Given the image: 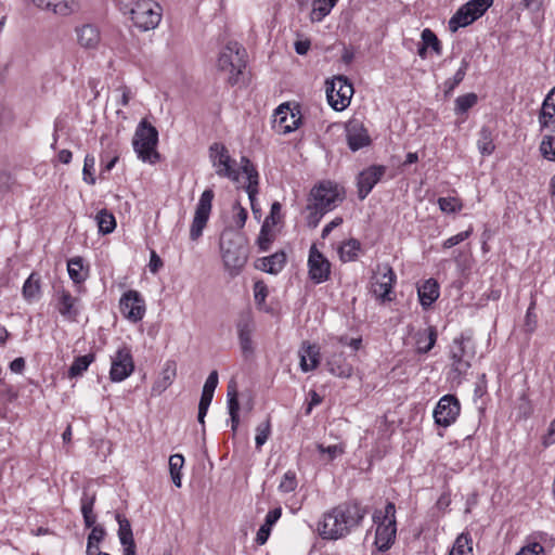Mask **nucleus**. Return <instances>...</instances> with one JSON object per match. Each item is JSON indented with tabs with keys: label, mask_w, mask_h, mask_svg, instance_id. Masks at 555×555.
<instances>
[{
	"label": "nucleus",
	"mask_w": 555,
	"mask_h": 555,
	"mask_svg": "<svg viewBox=\"0 0 555 555\" xmlns=\"http://www.w3.org/2000/svg\"><path fill=\"white\" fill-rule=\"evenodd\" d=\"M367 508L358 502H344L323 515L319 524V534L323 539L338 540L360 527Z\"/></svg>",
	"instance_id": "obj_1"
},
{
	"label": "nucleus",
	"mask_w": 555,
	"mask_h": 555,
	"mask_svg": "<svg viewBox=\"0 0 555 555\" xmlns=\"http://www.w3.org/2000/svg\"><path fill=\"white\" fill-rule=\"evenodd\" d=\"M219 247L225 269L232 275L238 274L248 259V247L244 236L232 228H227L221 233Z\"/></svg>",
	"instance_id": "obj_2"
},
{
	"label": "nucleus",
	"mask_w": 555,
	"mask_h": 555,
	"mask_svg": "<svg viewBox=\"0 0 555 555\" xmlns=\"http://www.w3.org/2000/svg\"><path fill=\"white\" fill-rule=\"evenodd\" d=\"M373 520L376 524L374 544L378 551L386 552L395 543L397 534L395 504L388 502L384 512L376 511L373 515Z\"/></svg>",
	"instance_id": "obj_3"
},
{
	"label": "nucleus",
	"mask_w": 555,
	"mask_h": 555,
	"mask_svg": "<svg viewBox=\"0 0 555 555\" xmlns=\"http://www.w3.org/2000/svg\"><path fill=\"white\" fill-rule=\"evenodd\" d=\"M158 143L157 129L147 122L145 119L141 120L135 129L132 145L138 157L142 162L155 164L159 159V154L156 151Z\"/></svg>",
	"instance_id": "obj_4"
},
{
	"label": "nucleus",
	"mask_w": 555,
	"mask_h": 555,
	"mask_svg": "<svg viewBox=\"0 0 555 555\" xmlns=\"http://www.w3.org/2000/svg\"><path fill=\"white\" fill-rule=\"evenodd\" d=\"M246 67V51L236 41H230L222 49L218 57V68L229 74L231 85L238 82L243 69Z\"/></svg>",
	"instance_id": "obj_5"
},
{
	"label": "nucleus",
	"mask_w": 555,
	"mask_h": 555,
	"mask_svg": "<svg viewBox=\"0 0 555 555\" xmlns=\"http://www.w3.org/2000/svg\"><path fill=\"white\" fill-rule=\"evenodd\" d=\"M129 14L134 26L146 31L157 27L162 18V9L152 0H140L132 5Z\"/></svg>",
	"instance_id": "obj_6"
},
{
	"label": "nucleus",
	"mask_w": 555,
	"mask_h": 555,
	"mask_svg": "<svg viewBox=\"0 0 555 555\" xmlns=\"http://www.w3.org/2000/svg\"><path fill=\"white\" fill-rule=\"evenodd\" d=\"M493 0H470L463 4L449 21V29L455 33L461 27L468 26L491 7Z\"/></svg>",
	"instance_id": "obj_7"
},
{
	"label": "nucleus",
	"mask_w": 555,
	"mask_h": 555,
	"mask_svg": "<svg viewBox=\"0 0 555 555\" xmlns=\"http://www.w3.org/2000/svg\"><path fill=\"white\" fill-rule=\"evenodd\" d=\"M343 199L344 192H341L338 185L330 181L321 182L314 186L309 196L310 204L326 212L333 210Z\"/></svg>",
	"instance_id": "obj_8"
},
{
	"label": "nucleus",
	"mask_w": 555,
	"mask_h": 555,
	"mask_svg": "<svg viewBox=\"0 0 555 555\" xmlns=\"http://www.w3.org/2000/svg\"><path fill=\"white\" fill-rule=\"evenodd\" d=\"M353 87L344 76H337L326 81V98L332 108L344 111L351 101Z\"/></svg>",
	"instance_id": "obj_9"
},
{
	"label": "nucleus",
	"mask_w": 555,
	"mask_h": 555,
	"mask_svg": "<svg viewBox=\"0 0 555 555\" xmlns=\"http://www.w3.org/2000/svg\"><path fill=\"white\" fill-rule=\"evenodd\" d=\"M396 273L389 264L377 267V272L371 280V293L380 304L391 301L392 288L396 284Z\"/></svg>",
	"instance_id": "obj_10"
},
{
	"label": "nucleus",
	"mask_w": 555,
	"mask_h": 555,
	"mask_svg": "<svg viewBox=\"0 0 555 555\" xmlns=\"http://www.w3.org/2000/svg\"><path fill=\"white\" fill-rule=\"evenodd\" d=\"M210 158L216 173L219 177L228 178L233 182H238L240 171L234 168L235 160L229 154L227 147L221 143H214L210 146Z\"/></svg>",
	"instance_id": "obj_11"
},
{
	"label": "nucleus",
	"mask_w": 555,
	"mask_h": 555,
	"mask_svg": "<svg viewBox=\"0 0 555 555\" xmlns=\"http://www.w3.org/2000/svg\"><path fill=\"white\" fill-rule=\"evenodd\" d=\"M214 196V191L211 189H207L202 193L199 197L190 228V238L192 241H197L206 228L211 212Z\"/></svg>",
	"instance_id": "obj_12"
},
{
	"label": "nucleus",
	"mask_w": 555,
	"mask_h": 555,
	"mask_svg": "<svg viewBox=\"0 0 555 555\" xmlns=\"http://www.w3.org/2000/svg\"><path fill=\"white\" fill-rule=\"evenodd\" d=\"M134 371V362L131 350L127 346H121L112 356L109 370V379L119 383L128 378Z\"/></svg>",
	"instance_id": "obj_13"
},
{
	"label": "nucleus",
	"mask_w": 555,
	"mask_h": 555,
	"mask_svg": "<svg viewBox=\"0 0 555 555\" xmlns=\"http://www.w3.org/2000/svg\"><path fill=\"white\" fill-rule=\"evenodd\" d=\"M461 404L459 399L453 395H446L440 398L435 410V423L442 427L453 424L460 415Z\"/></svg>",
	"instance_id": "obj_14"
},
{
	"label": "nucleus",
	"mask_w": 555,
	"mask_h": 555,
	"mask_svg": "<svg viewBox=\"0 0 555 555\" xmlns=\"http://www.w3.org/2000/svg\"><path fill=\"white\" fill-rule=\"evenodd\" d=\"M121 314L129 321L137 323L145 313V302L139 292L130 289L122 294L119 300Z\"/></svg>",
	"instance_id": "obj_15"
},
{
	"label": "nucleus",
	"mask_w": 555,
	"mask_h": 555,
	"mask_svg": "<svg viewBox=\"0 0 555 555\" xmlns=\"http://www.w3.org/2000/svg\"><path fill=\"white\" fill-rule=\"evenodd\" d=\"M308 267L309 276L314 283L320 284L328 279L331 264L314 245L311 246L309 251Z\"/></svg>",
	"instance_id": "obj_16"
},
{
	"label": "nucleus",
	"mask_w": 555,
	"mask_h": 555,
	"mask_svg": "<svg viewBox=\"0 0 555 555\" xmlns=\"http://www.w3.org/2000/svg\"><path fill=\"white\" fill-rule=\"evenodd\" d=\"M386 172V167L382 165H373L364 169L358 177V196L364 199L373 188L380 181Z\"/></svg>",
	"instance_id": "obj_17"
},
{
	"label": "nucleus",
	"mask_w": 555,
	"mask_h": 555,
	"mask_svg": "<svg viewBox=\"0 0 555 555\" xmlns=\"http://www.w3.org/2000/svg\"><path fill=\"white\" fill-rule=\"evenodd\" d=\"M469 340H465L463 337L453 340L451 347L452 371L455 372L457 376L466 374L470 367L472 356L466 352Z\"/></svg>",
	"instance_id": "obj_18"
},
{
	"label": "nucleus",
	"mask_w": 555,
	"mask_h": 555,
	"mask_svg": "<svg viewBox=\"0 0 555 555\" xmlns=\"http://www.w3.org/2000/svg\"><path fill=\"white\" fill-rule=\"evenodd\" d=\"M118 522V538L122 546V555H137V546L130 521L120 513L115 514Z\"/></svg>",
	"instance_id": "obj_19"
},
{
	"label": "nucleus",
	"mask_w": 555,
	"mask_h": 555,
	"mask_svg": "<svg viewBox=\"0 0 555 555\" xmlns=\"http://www.w3.org/2000/svg\"><path fill=\"white\" fill-rule=\"evenodd\" d=\"M241 170L246 176L244 189L248 194L251 209L255 210L256 195L258 194L259 175L253 163L245 156L241 158Z\"/></svg>",
	"instance_id": "obj_20"
},
{
	"label": "nucleus",
	"mask_w": 555,
	"mask_h": 555,
	"mask_svg": "<svg viewBox=\"0 0 555 555\" xmlns=\"http://www.w3.org/2000/svg\"><path fill=\"white\" fill-rule=\"evenodd\" d=\"M77 302L78 298L72 296V294L68 291H57L56 309L64 319L68 321H76L79 314Z\"/></svg>",
	"instance_id": "obj_21"
},
{
	"label": "nucleus",
	"mask_w": 555,
	"mask_h": 555,
	"mask_svg": "<svg viewBox=\"0 0 555 555\" xmlns=\"http://www.w3.org/2000/svg\"><path fill=\"white\" fill-rule=\"evenodd\" d=\"M299 365L302 372L313 371L320 363V348L317 345L304 343L299 349Z\"/></svg>",
	"instance_id": "obj_22"
},
{
	"label": "nucleus",
	"mask_w": 555,
	"mask_h": 555,
	"mask_svg": "<svg viewBox=\"0 0 555 555\" xmlns=\"http://www.w3.org/2000/svg\"><path fill=\"white\" fill-rule=\"evenodd\" d=\"M177 375V364L175 361H167L160 372L159 377L152 386V395H162L173 382Z\"/></svg>",
	"instance_id": "obj_23"
},
{
	"label": "nucleus",
	"mask_w": 555,
	"mask_h": 555,
	"mask_svg": "<svg viewBox=\"0 0 555 555\" xmlns=\"http://www.w3.org/2000/svg\"><path fill=\"white\" fill-rule=\"evenodd\" d=\"M254 332V324L250 318L242 319L237 324V334L240 346L244 356H249L254 352L251 334Z\"/></svg>",
	"instance_id": "obj_24"
},
{
	"label": "nucleus",
	"mask_w": 555,
	"mask_h": 555,
	"mask_svg": "<svg viewBox=\"0 0 555 555\" xmlns=\"http://www.w3.org/2000/svg\"><path fill=\"white\" fill-rule=\"evenodd\" d=\"M78 43L85 49H95L101 40L100 30L90 24L77 29Z\"/></svg>",
	"instance_id": "obj_25"
},
{
	"label": "nucleus",
	"mask_w": 555,
	"mask_h": 555,
	"mask_svg": "<svg viewBox=\"0 0 555 555\" xmlns=\"http://www.w3.org/2000/svg\"><path fill=\"white\" fill-rule=\"evenodd\" d=\"M420 302L424 308L430 307L439 297V285L434 279L425 281L417 288Z\"/></svg>",
	"instance_id": "obj_26"
},
{
	"label": "nucleus",
	"mask_w": 555,
	"mask_h": 555,
	"mask_svg": "<svg viewBox=\"0 0 555 555\" xmlns=\"http://www.w3.org/2000/svg\"><path fill=\"white\" fill-rule=\"evenodd\" d=\"M285 262L286 255L283 251H278L271 256L261 258L257 268L270 274H278L284 268Z\"/></svg>",
	"instance_id": "obj_27"
},
{
	"label": "nucleus",
	"mask_w": 555,
	"mask_h": 555,
	"mask_svg": "<svg viewBox=\"0 0 555 555\" xmlns=\"http://www.w3.org/2000/svg\"><path fill=\"white\" fill-rule=\"evenodd\" d=\"M347 141L350 150L358 151L370 144V137L362 127L351 125L347 129Z\"/></svg>",
	"instance_id": "obj_28"
},
{
	"label": "nucleus",
	"mask_w": 555,
	"mask_h": 555,
	"mask_svg": "<svg viewBox=\"0 0 555 555\" xmlns=\"http://www.w3.org/2000/svg\"><path fill=\"white\" fill-rule=\"evenodd\" d=\"M106 535L105 529L98 525L91 528V532L88 535L86 555H107L108 553L100 550V543Z\"/></svg>",
	"instance_id": "obj_29"
},
{
	"label": "nucleus",
	"mask_w": 555,
	"mask_h": 555,
	"mask_svg": "<svg viewBox=\"0 0 555 555\" xmlns=\"http://www.w3.org/2000/svg\"><path fill=\"white\" fill-rule=\"evenodd\" d=\"M437 332L434 327L420 330L415 334V344L417 352L427 353L436 344Z\"/></svg>",
	"instance_id": "obj_30"
},
{
	"label": "nucleus",
	"mask_w": 555,
	"mask_h": 555,
	"mask_svg": "<svg viewBox=\"0 0 555 555\" xmlns=\"http://www.w3.org/2000/svg\"><path fill=\"white\" fill-rule=\"evenodd\" d=\"M282 515V509L280 507L273 508L268 512L264 524L259 528L257 535H256V542L259 545H263L270 535L272 526L280 519Z\"/></svg>",
	"instance_id": "obj_31"
},
{
	"label": "nucleus",
	"mask_w": 555,
	"mask_h": 555,
	"mask_svg": "<svg viewBox=\"0 0 555 555\" xmlns=\"http://www.w3.org/2000/svg\"><path fill=\"white\" fill-rule=\"evenodd\" d=\"M95 503V494H89L83 492L80 504H81V514L83 517V522L87 528H93L96 522V515L93 512V506Z\"/></svg>",
	"instance_id": "obj_32"
},
{
	"label": "nucleus",
	"mask_w": 555,
	"mask_h": 555,
	"mask_svg": "<svg viewBox=\"0 0 555 555\" xmlns=\"http://www.w3.org/2000/svg\"><path fill=\"white\" fill-rule=\"evenodd\" d=\"M542 129H547L548 133L544 135L540 151L544 158L555 162V122L552 125H540Z\"/></svg>",
	"instance_id": "obj_33"
},
{
	"label": "nucleus",
	"mask_w": 555,
	"mask_h": 555,
	"mask_svg": "<svg viewBox=\"0 0 555 555\" xmlns=\"http://www.w3.org/2000/svg\"><path fill=\"white\" fill-rule=\"evenodd\" d=\"M540 125H552L555 122V88L546 95L540 114Z\"/></svg>",
	"instance_id": "obj_34"
},
{
	"label": "nucleus",
	"mask_w": 555,
	"mask_h": 555,
	"mask_svg": "<svg viewBox=\"0 0 555 555\" xmlns=\"http://www.w3.org/2000/svg\"><path fill=\"white\" fill-rule=\"evenodd\" d=\"M68 275L75 284L82 283L88 276V270L83 268L81 257H74L67 262Z\"/></svg>",
	"instance_id": "obj_35"
},
{
	"label": "nucleus",
	"mask_w": 555,
	"mask_h": 555,
	"mask_svg": "<svg viewBox=\"0 0 555 555\" xmlns=\"http://www.w3.org/2000/svg\"><path fill=\"white\" fill-rule=\"evenodd\" d=\"M449 555H474L473 540L469 533H461L455 539Z\"/></svg>",
	"instance_id": "obj_36"
},
{
	"label": "nucleus",
	"mask_w": 555,
	"mask_h": 555,
	"mask_svg": "<svg viewBox=\"0 0 555 555\" xmlns=\"http://www.w3.org/2000/svg\"><path fill=\"white\" fill-rule=\"evenodd\" d=\"M49 2H51V5L47 7V10L63 16L69 15L79 9V3L76 0H49Z\"/></svg>",
	"instance_id": "obj_37"
},
{
	"label": "nucleus",
	"mask_w": 555,
	"mask_h": 555,
	"mask_svg": "<svg viewBox=\"0 0 555 555\" xmlns=\"http://www.w3.org/2000/svg\"><path fill=\"white\" fill-rule=\"evenodd\" d=\"M99 231L103 234L112 233L116 228V220L112 212L106 209H102L95 217Z\"/></svg>",
	"instance_id": "obj_38"
},
{
	"label": "nucleus",
	"mask_w": 555,
	"mask_h": 555,
	"mask_svg": "<svg viewBox=\"0 0 555 555\" xmlns=\"http://www.w3.org/2000/svg\"><path fill=\"white\" fill-rule=\"evenodd\" d=\"M39 292L40 280L35 273H31L23 285V296L27 301H31L38 297Z\"/></svg>",
	"instance_id": "obj_39"
},
{
	"label": "nucleus",
	"mask_w": 555,
	"mask_h": 555,
	"mask_svg": "<svg viewBox=\"0 0 555 555\" xmlns=\"http://www.w3.org/2000/svg\"><path fill=\"white\" fill-rule=\"evenodd\" d=\"M468 67H469V61L466 57H464L461 62L460 68L456 70L454 76L444 81L446 94L451 93L455 89V87L459 86L463 81Z\"/></svg>",
	"instance_id": "obj_40"
},
{
	"label": "nucleus",
	"mask_w": 555,
	"mask_h": 555,
	"mask_svg": "<svg viewBox=\"0 0 555 555\" xmlns=\"http://www.w3.org/2000/svg\"><path fill=\"white\" fill-rule=\"evenodd\" d=\"M360 242L356 238H350L339 247V256L343 261H353L358 257L360 250Z\"/></svg>",
	"instance_id": "obj_41"
},
{
	"label": "nucleus",
	"mask_w": 555,
	"mask_h": 555,
	"mask_svg": "<svg viewBox=\"0 0 555 555\" xmlns=\"http://www.w3.org/2000/svg\"><path fill=\"white\" fill-rule=\"evenodd\" d=\"M93 361L94 356L91 353L76 358L68 370L69 377H77L82 375V373L88 370L89 365Z\"/></svg>",
	"instance_id": "obj_42"
},
{
	"label": "nucleus",
	"mask_w": 555,
	"mask_h": 555,
	"mask_svg": "<svg viewBox=\"0 0 555 555\" xmlns=\"http://www.w3.org/2000/svg\"><path fill=\"white\" fill-rule=\"evenodd\" d=\"M478 150L482 155H490L494 151L492 132L489 128L483 127L479 132L477 141Z\"/></svg>",
	"instance_id": "obj_43"
},
{
	"label": "nucleus",
	"mask_w": 555,
	"mask_h": 555,
	"mask_svg": "<svg viewBox=\"0 0 555 555\" xmlns=\"http://www.w3.org/2000/svg\"><path fill=\"white\" fill-rule=\"evenodd\" d=\"M184 464V457L181 454H173L169 457V470L172 482L176 487H181V469Z\"/></svg>",
	"instance_id": "obj_44"
},
{
	"label": "nucleus",
	"mask_w": 555,
	"mask_h": 555,
	"mask_svg": "<svg viewBox=\"0 0 555 555\" xmlns=\"http://www.w3.org/2000/svg\"><path fill=\"white\" fill-rule=\"evenodd\" d=\"M335 3L336 2L331 0H315L311 12V20L315 22L322 21L327 14H330Z\"/></svg>",
	"instance_id": "obj_45"
},
{
	"label": "nucleus",
	"mask_w": 555,
	"mask_h": 555,
	"mask_svg": "<svg viewBox=\"0 0 555 555\" xmlns=\"http://www.w3.org/2000/svg\"><path fill=\"white\" fill-rule=\"evenodd\" d=\"M477 101H478L477 94L473 93V92L466 93L464 95H460L459 98H456V100L454 102L455 114L466 113L469 108H472L474 105H476Z\"/></svg>",
	"instance_id": "obj_46"
},
{
	"label": "nucleus",
	"mask_w": 555,
	"mask_h": 555,
	"mask_svg": "<svg viewBox=\"0 0 555 555\" xmlns=\"http://www.w3.org/2000/svg\"><path fill=\"white\" fill-rule=\"evenodd\" d=\"M421 38H422V42L426 47L431 48L436 54H438V55L441 54V52H442L441 42L439 41L438 37L436 36V34L433 30H430L429 28H425L422 31Z\"/></svg>",
	"instance_id": "obj_47"
},
{
	"label": "nucleus",
	"mask_w": 555,
	"mask_h": 555,
	"mask_svg": "<svg viewBox=\"0 0 555 555\" xmlns=\"http://www.w3.org/2000/svg\"><path fill=\"white\" fill-rule=\"evenodd\" d=\"M214 393L209 391H202L199 404H198V422L204 426L205 425V416L207 414L208 408L212 401Z\"/></svg>",
	"instance_id": "obj_48"
},
{
	"label": "nucleus",
	"mask_w": 555,
	"mask_h": 555,
	"mask_svg": "<svg viewBox=\"0 0 555 555\" xmlns=\"http://www.w3.org/2000/svg\"><path fill=\"white\" fill-rule=\"evenodd\" d=\"M439 208L447 214L456 212L462 209V203L455 197H440L438 199Z\"/></svg>",
	"instance_id": "obj_49"
},
{
	"label": "nucleus",
	"mask_w": 555,
	"mask_h": 555,
	"mask_svg": "<svg viewBox=\"0 0 555 555\" xmlns=\"http://www.w3.org/2000/svg\"><path fill=\"white\" fill-rule=\"evenodd\" d=\"M282 206L279 202H274L272 205H271V209H270V214L269 216L264 219L263 221V224H264V230L267 228H273L274 225H276L281 220H282Z\"/></svg>",
	"instance_id": "obj_50"
},
{
	"label": "nucleus",
	"mask_w": 555,
	"mask_h": 555,
	"mask_svg": "<svg viewBox=\"0 0 555 555\" xmlns=\"http://www.w3.org/2000/svg\"><path fill=\"white\" fill-rule=\"evenodd\" d=\"M94 165H95V158L93 155H86L85 157V162H83V169H82V175H83V180L85 182H87L88 184H95V177L93 175V170H94Z\"/></svg>",
	"instance_id": "obj_51"
},
{
	"label": "nucleus",
	"mask_w": 555,
	"mask_h": 555,
	"mask_svg": "<svg viewBox=\"0 0 555 555\" xmlns=\"http://www.w3.org/2000/svg\"><path fill=\"white\" fill-rule=\"evenodd\" d=\"M308 215H307V224L309 228H317L322 219V217L326 214V211L318 208L312 204H308L307 206Z\"/></svg>",
	"instance_id": "obj_52"
},
{
	"label": "nucleus",
	"mask_w": 555,
	"mask_h": 555,
	"mask_svg": "<svg viewBox=\"0 0 555 555\" xmlns=\"http://www.w3.org/2000/svg\"><path fill=\"white\" fill-rule=\"evenodd\" d=\"M256 447L260 449L268 440L270 435V423L269 421L262 422L256 428Z\"/></svg>",
	"instance_id": "obj_53"
},
{
	"label": "nucleus",
	"mask_w": 555,
	"mask_h": 555,
	"mask_svg": "<svg viewBox=\"0 0 555 555\" xmlns=\"http://www.w3.org/2000/svg\"><path fill=\"white\" fill-rule=\"evenodd\" d=\"M297 487V479H296V475L294 472H286L281 480V483H280V490L283 491V492H292L296 489Z\"/></svg>",
	"instance_id": "obj_54"
},
{
	"label": "nucleus",
	"mask_w": 555,
	"mask_h": 555,
	"mask_svg": "<svg viewBox=\"0 0 555 555\" xmlns=\"http://www.w3.org/2000/svg\"><path fill=\"white\" fill-rule=\"evenodd\" d=\"M334 363H336V359L332 358L327 360V366L330 372L339 377H348L351 374V367L348 365H337L334 366Z\"/></svg>",
	"instance_id": "obj_55"
},
{
	"label": "nucleus",
	"mask_w": 555,
	"mask_h": 555,
	"mask_svg": "<svg viewBox=\"0 0 555 555\" xmlns=\"http://www.w3.org/2000/svg\"><path fill=\"white\" fill-rule=\"evenodd\" d=\"M233 210L235 211L233 216V223L237 229H242L247 220V210L243 208L238 203L234 204Z\"/></svg>",
	"instance_id": "obj_56"
},
{
	"label": "nucleus",
	"mask_w": 555,
	"mask_h": 555,
	"mask_svg": "<svg viewBox=\"0 0 555 555\" xmlns=\"http://www.w3.org/2000/svg\"><path fill=\"white\" fill-rule=\"evenodd\" d=\"M473 229L469 228L466 231L460 232L443 242V248H451L470 236Z\"/></svg>",
	"instance_id": "obj_57"
},
{
	"label": "nucleus",
	"mask_w": 555,
	"mask_h": 555,
	"mask_svg": "<svg viewBox=\"0 0 555 555\" xmlns=\"http://www.w3.org/2000/svg\"><path fill=\"white\" fill-rule=\"evenodd\" d=\"M273 240V233L271 228H267L264 230V224L261 227V231L258 237V245L261 250H267L269 248L270 243Z\"/></svg>",
	"instance_id": "obj_58"
},
{
	"label": "nucleus",
	"mask_w": 555,
	"mask_h": 555,
	"mask_svg": "<svg viewBox=\"0 0 555 555\" xmlns=\"http://www.w3.org/2000/svg\"><path fill=\"white\" fill-rule=\"evenodd\" d=\"M227 396H228L229 414H238L240 402H238L236 390L234 388L232 389L231 387H229Z\"/></svg>",
	"instance_id": "obj_59"
},
{
	"label": "nucleus",
	"mask_w": 555,
	"mask_h": 555,
	"mask_svg": "<svg viewBox=\"0 0 555 555\" xmlns=\"http://www.w3.org/2000/svg\"><path fill=\"white\" fill-rule=\"evenodd\" d=\"M318 449L321 453H326L328 455V460H334L335 457L344 453V447L339 444H333L328 447L319 444Z\"/></svg>",
	"instance_id": "obj_60"
},
{
	"label": "nucleus",
	"mask_w": 555,
	"mask_h": 555,
	"mask_svg": "<svg viewBox=\"0 0 555 555\" xmlns=\"http://www.w3.org/2000/svg\"><path fill=\"white\" fill-rule=\"evenodd\" d=\"M516 555H545L544 547L540 543L524 546Z\"/></svg>",
	"instance_id": "obj_61"
},
{
	"label": "nucleus",
	"mask_w": 555,
	"mask_h": 555,
	"mask_svg": "<svg viewBox=\"0 0 555 555\" xmlns=\"http://www.w3.org/2000/svg\"><path fill=\"white\" fill-rule=\"evenodd\" d=\"M267 295H268V289H267L266 284L261 281L256 282L254 285V296H255L256 302L262 304L266 300Z\"/></svg>",
	"instance_id": "obj_62"
},
{
	"label": "nucleus",
	"mask_w": 555,
	"mask_h": 555,
	"mask_svg": "<svg viewBox=\"0 0 555 555\" xmlns=\"http://www.w3.org/2000/svg\"><path fill=\"white\" fill-rule=\"evenodd\" d=\"M217 385H218V373H217V371H212L208 375V377L204 384L203 390L214 393L217 388Z\"/></svg>",
	"instance_id": "obj_63"
},
{
	"label": "nucleus",
	"mask_w": 555,
	"mask_h": 555,
	"mask_svg": "<svg viewBox=\"0 0 555 555\" xmlns=\"http://www.w3.org/2000/svg\"><path fill=\"white\" fill-rule=\"evenodd\" d=\"M555 442V418L551 422L547 433L542 438V444L547 448Z\"/></svg>",
	"instance_id": "obj_64"
}]
</instances>
